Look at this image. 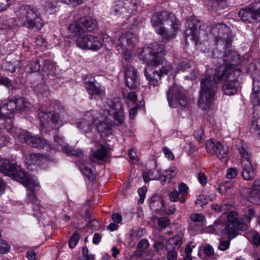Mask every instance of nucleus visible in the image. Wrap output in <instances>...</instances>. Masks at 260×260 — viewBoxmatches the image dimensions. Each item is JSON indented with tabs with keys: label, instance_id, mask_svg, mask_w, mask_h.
Returning <instances> with one entry per match:
<instances>
[{
	"label": "nucleus",
	"instance_id": "obj_16",
	"mask_svg": "<svg viewBox=\"0 0 260 260\" xmlns=\"http://www.w3.org/2000/svg\"><path fill=\"white\" fill-rule=\"evenodd\" d=\"M12 174L8 176H12L14 179L22 183L24 186L27 187H34L37 188L39 186V183L34 179L30 178L29 175L22 170L20 168L15 165V167L11 171Z\"/></svg>",
	"mask_w": 260,
	"mask_h": 260
},
{
	"label": "nucleus",
	"instance_id": "obj_63",
	"mask_svg": "<svg viewBox=\"0 0 260 260\" xmlns=\"http://www.w3.org/2000/svg\"><path fill=\"white\" fill-rule=\"evenodd\" d=\"M251 243L255 246H260V235L258 233L253 234Z\"/></svg>",
	"mask_w": 260,
	"mask_h": 260
},
{
	"label": "nucleus",
	"instance_id": "obj_15",
	"mask_svg": "<svg viewBox=\"0 0 260 260\" xmlns=\"http://www.w3.org/2000/svg\"><path fill=\"white\" fill-rule=\"evenodd\" d=\"M137 41L136 36L132 33L127 32L123 34L118 39L116 47L118 51H121L124 54V59H129L131 57V53L127 51L128 47L133 45Z\"/></svg>",
	"mask_w": 260,
	"mask_h": 260
},
{
	"label": "nucleus",
	"instance_id": "obj_43",
	"mask_svg": "<svg viewBox=\"0 0 260 260\" xmlns=\"http://www.w3.org/2000/svg\"><path fill=\"white\" fill-rule=\"evenodd\" d=\"M251 126L255 136L260 139V117L252 122Z\"/></svg>",
	"mask_w": 260,
	"mask_h": 260
},
{
	"label": "nucleus",
	"instance_id": "obj_22",
	"mask_svg": "<svg viewBox=\"0 0 260 260\" xmlns=\"http://www.w3.org/2000/svg\"><path fill=\"white\" fill-rule=\"evenodd\" d=\"M108 150L103 144L89 155V159L91 162L102 164L108 157Z\"/></svg>",
	"mask_w": 260,
	"mask_h": 260
},
{
	"label": "nucleus",
	"instance_id": "obj_26",
	"mask_svg": "<svg viewBox=\"0 0 260 260\" xmlns=\"http://www.w3.org/2000/svg\"><path fill=\"white\" fill-rule=\"evenodd\" d=\"M241 194L251 203L260 205V191L252 188H245L242 189Z\"/></svg>",
	"mask_w": 260,
	"mask_h": 260
},
{
	"label": "nucleus",
	"instance_id": "obj_6",
	"mask_svg": "<svg viewBox=\"0 0 260 260\" xmlns=\"http://www.w3.org/2000/svg\"><path fill=\"white\" fill-rule=\"evenodd\" d=\"M151 21L156 32L166 40L175 37L180 27L179 22L174 15L168 11L155 13Z\"/></svg>",
	"mask_w": 260,
	"mask_h": 260
},
{
	"label": "nucleus",
	"instance_id": "obj_31",
	"mask_svg": "<svg viewBox=\"0 0 260 260\" xmlns=\"http://www.w3.org/2000/svg\"><path fill=\"white\" fill-rule=\"evenodd\" d=\"M182 243V236L177 235L173 238H169L167 242L166 247L178 250Z\"/></svg>",
	"mask_w": 260,
	"mask_h": 260
},
{
	"label": "nucleus",
	"instance_id": "obj_11",
	"mask_svg": "<svg viewBox=\"0 0 260 260\" xmlns=\"http://www.w3.org/2000/svg\"><path fill=\"white\" fill-rule=\"evenodd\" d=\"M15 97H12L6 104L0 102V119L7 120L6 125L7 129H13V119L14 118V111L16 110Z\"/></svg>",
	"mask_w": 260,
	"mask_h": 260
},
{
	"label": "nucleus",
	"instance_id": "obj_61",
	"mask_svg": "<svg viewBox=\"0 0 260 260\" xmlns=\"http://www.w3.org/2000/svg\"><path fill=\"white\" fill-rule=\"evenodd\" d=\"M170 222L169 219L167 217H162L159 219L158 221V224L159 226L162 228H166Z\"/></svg>",
	"mask_w": 260,
	"mask_h": 260
},
{
	"label": "nucleus",
	"instance_id": "obj_18",
	"mask_svg": "<svg viewBox=\"0 0 260 260\" xmlns=\"http://www.w3.org/2000/svg\"><path fill=\"white\" fill-rule=\"evenodd\" d=\"M187 27L185 29V41L188 43V40L192 41L195 45H198L199 42V33L200 22L196 19L188 20Z\"/></svg>",
	"mask_w": 260,
	"mask_h": 260
},
{
	"label": "nucleus",
	"instance_id": "obj_32",
	"mask_svg": "<svg viewBox=\"0 0 260 260\" xmlns=\"http://www.w3.org/2000/svg\"><path fill=\"white\" fill-rule=\"evenodd\" d=\"M42 71L47 75H53L56 71L55 63L49 60H44L43 62Z\"/></svg>",
	"mask_w": 260,
	"mask_h": 260
},
{
	"label": "nucleus",
	"instance_id": "obj_17",
	"mask_svg": "<svg viewBox=\"0 0 260 260\" xmlns=\"http://www.w3.org/2000/svg\"><path fill=\"white\" fill-rule=\"evenodd\" d=\"M207 151L212 155H215L220 160L226 159L229 153V147L217 141L212 140L206 142Z\"/></svg>",
	"mask_w": 260,
	"mask_h": 260
},
{
	"label": "nucleus",
	"instance_id": "obj_44",
	"mask_svg": "<svg viewBox=\"0 0 260 260\" xmlns=\"http://www.w3.org/2000/svg\"><path fill=\"white\" fill-rule=\"evenodd\" d=\"M28 190L27 195V201L29 203H36L37 201V199L35 193V190H38L40 188V186L37 188H34V187H28Z\"/></svg>",
	"mask_w": 260,
	"mask_h": 260
},
{
	"label": "nucleus",
	"instance_id": "obj_56",
	"mask_svg": "<svg viewBox=\"0 0 260 260\" xmlns=\"http://www.w3.org/2000/svg\"><path fill=\"white\" fill-rule=\"evenodd\" d=\"M190 218L193 222H200L203 220L204 216L202 213H194L190 215Z\"/></svg>",
	"mask_w": 260,
	"mask_h": 260
},
{
	"label": "nucleus",
	"instance_id": "obj_38",
	"mask_svg": "<svg viewBox=\"0 0 260 260\" xmlns=\"http://www.w3.org/2000/svg\"><path fill=\"white\" fill-rule=\"evenodd\" d=\"M211 7L214 9H224L226 6V0H208Z\"/></svg>",
	"mask_w": 260,
	"mask_h": 260
},
{
	"label": "nucleus",
	"instance_id": "obj_24",
	"mask_svg": "<svg viewBox=\"0 0 260 260\" xmlns=\"http://www.w3.org/2000/svg\"><path fill=\"white\" fill-rule=\"evenodd\" d=\"M238 14L243 21L250 22L252 20L260 17V7L256 10L252 8H245L240 10Z\"/></svg>",
	"mask_w": 260,
	"mask_h": 260
},
{
	"label": "nucleus",
	"instance_id": "obj_30",
	"mask_svg": "<svg viewBox=\"0 0 260 260\" xmlns=\"http://www.w3.org/2000/svg\"><path fill=\"white\" fill-rule=\"evenodd\" d=\"M63 153L70 155H73L77 157H81L83 155V152L82 150L77 149H75L73 147L69 146L68 145L65 144L62 145L60 149Z\"/></svg>",
	"mask_w": 260,
	"mask_h": 260
},
{
	"label": "nucleus",
	"instance_id": "obj_46",
	"mask_svg": "<svg viewBox=\"0 0 260 260\" xmlns=\"http://www.w3.org/2000/svg\"><path fill=\"white\" fill-rule=\"evenodd\" d=\"M177 172L176 167H171L168 170L166 171L164 177L165 178V181L168 180L169 182L171 179L175 176Z\"/></svg>",
	"mask_w": 260,
	"mask_h": 260
},
{
	"label": "nucleus",
	"instance_id": "obj_45",
	"mask_svg": "<svg viewBox=\"0 0 260 260\" xmlns=\"http://www.w3.org/2000/svg\"><path fill=\"white\" fill-rule=\"evenodd\" d=\"M51 112L41 111L39 113V117L42 121V124L51 122Z\"/></svg>",
	"mask_w": 260,
	"mask_h": 260
},
{
	"label": "nucleus",
	"instance_id": "obj_27",
	"mask_svg": "<svg viewBox=\"0 0 260 260\" xmlns=\"http://www.w3.org/2000/svg\"><path fill=\"white\" fill-rule=\"evenodd\" d=\"M149 207L151 210L156 213L165 210V202L162 197L160 195L152 196L150 199Z\"/></svg>",
	"mask_w": 260,
	"mask_h": 260
},
{
	"label": "nucleus",
	"instance_id": "obj_13",
	"mask_svg": "<svg viewBox=\"0 0 260 260\" xmlns=\"http://www.w3.org/2000/svg\"><path fill=\"white\" fill-rule=\"evenodd\" d=\"M76 45L83 49L96 51L101 48L102 43L100 38L86 32L78 37Z\"/></svg>",
	"mask_w": 260,
	"mask_h": 260
},
{
	"label": "nucleus",
	"instance_id": "obj_40",
	"mask_svg": "<svg viewBox=\"0 0 260 260\" xmlns=\"http://www.w3.org/2000/svg\"><path fill=\"white\" fill-rule=\"evenodd\" d=\"M54 144L51 146L49 145H47L48 147H50L52 149H60V147L64 145L66 143L64 142L63 139L59 136H55L54 139Z\"/></svg>",
	"mask_w": 260,
	"mask_h": 260
},
{
	"label": "nucleus",
	"instance_id": "obj_62",
	"mask_svg": "<svg viewBox=\"0 0 260 260\" xmlns=\"http://www.w3.org/2000/svg\"><path fill=\"white\" fill-rule=\"evenodd\" d=\"M197 178L199 182L202 185H205L207 182V178L204 173L200 172L197 175Z\"/></svg>",
	"mask_w": 260,
	"mask_h": 260
},
{
	"label": "nucleus",
	"instance_id": "obj_3",
	"mask_svg": "<svg viewBox=\"0 0 260 260\" xmlns=\"http://www.w3.org/2000/svg\"><path fill=\"white\" fill-rule=\"evenodd\" d=\"M151 51L150 47H144L139 52V57L147 62L144 71L145 75L149 84L155 86L160 84L162 77L171 73L173 66L164 57L154 56Z\"/></svg>",
	"mask_w": 260,
	"mask_h": 260
},
{
	"label": "nucleus",
	"instance_id": "obj_49",
	"mask_svg": "<svg viewBox=\"0 0 260 260\" xmlns=\"http://www.w3.org/2000/svg\"><path fill=\"white\" fill-rule=\"evenodd\" d=\"M80 239V236L78 234H74L69 241V246L71 248H74L77 243Z\"/></svg>",
	"mask_w": 260,
	"mask_h": 260
},
{
	"label": "nucleus",
	"instance_id": "obj_54",
	"mask_svg": "<svg viewBox=\"0 0 260 260\" xmlns=\"http://www.w3.org/2000/svg\"><path fill=\"white\" fill-rule=\"evenodd\" d=\"M149 242L147 239H142L138 244L137 249L140 251H142L148 248Z\"/></svg>",
	"mask_w": 260,
	"mask_h": 260
},
{
	"label": "nucleus",
	"instance_id": "obj_1",
	"mask_svg": "<svg viewBox=\"0 0 260 260\" xmlns=\"http://www.w3.org/2000/svg\"><path fill=\"white\" fill-rule=\"evenodd\" d=\"M240 74V70H234L230 67L216 66L213 75H206L201 81L200 107L203 110L209 108L215 100L217 85L222 81V89L225 94L232 95L237 93L240 85L238 78Z\"/></svg>",
	"mask_w": 260,
	"mask_h": 260
},
{
	"label": "nucleus",
	"instance_id": "obj_53",
	"mask_svg": "<svg viewBox=\"0 0 260 260\" xmlns=\"http://www.w3.org/2000/svg\"><path fill=\"white\" fill-rule=\"evenodd\" d=\"M123 96L124 99H126L133 103H135L137 100V95L135 92L132 91L130 92H123Z\"/></svg>",
	"mask_w": 260,
	"mask_h": 260
},
{
	"label": "nucleus",
	"instance_id": "obj_64",
	"mask_svg": "<svg viewBox=\"0 0 260 260\" xmlns=\"http://www.w3.org/2000/svg\"><path fill=\"white\" fill-rule=\"evenodd\" d=\"M195 203L196 204L199 205L200 206L203 207L204 205L207 204V199L204 194H200L199 196Z\"/></svg>",
	"mask_w": 260,
	"mask_h": 260
},
{
	"label": "nucleus",
	"instance_id": "obj_8",
	"mask_svg": "<svg viewBox=\"0 0 260 260\" xmlns=\"http://www.w3.org/2000/svg\"><path fill=\"white\" fill-rule=\"evenodd\" d=\"M226 218V226L220 230L222 234L228 235L229 239H232L238 235V230L243 228V219L239 217L237 212L234 211L229 212Z\"/></svg>",
	"mask_w": 260,
	"mask_h": 260
},
{
	"label": "nucleus",
	"instance_id": "obj_37",
	"mask_svg": "<svg viewBox=\"0 0 260 260\" xmlns=\"http://www.w3.org/2000/svg\"><path fill=\"white\" fill-rule=\"evenodd\" d=\"M237 149L240 155L243 158L242 160H250V158L251 157V153L247 147H244L243 145H241Z\"/></svg>",
	"mask_w": 260,
	"mask_h": 260
},
{
	"label": "nucleus",
	"instance_id": "obj_10",
	"mask_svg": "<svg viewBox=\"0 0 260 260\" xmlns=\"http://www.w3.org/2000/svg\"><path fill=\"white\" fill-rule=\"evenodd\" d=\"M167 99L170 106L177 108L179 105L186 108L189 104V100L180 87L176 85L169 88L167 92Z\"/></svg>",
	"mask_w": 260,
	"mask_h": 260
},
{
	"label": "nucleus",
	"instance_id": "obj_52",
	"mask_svg": "<svg viewBox=\"0 0 260 260\" xmlns=\"http://www.w3.org/2000/svg\"><path fill=\"white\" fill-rule=\"evenodd\" d=\"M36 44L41 47L42 49H45L47 46V42L45 39L41 36H38L35 40Z\"/></svg>",
	"mask_w": 260,
	"mask_h": 260
},
{
	"label": "nucleus",
	"instance_id": "obj_59",
	"mask_svg": "<svg viewBox=\"0 0 260 260\" xmlns=\"http://www.w3.org/2000/svg\"><path fill=\"white\" fill-rule=\"evenodd\" d=\"M59 1H60V3L71 5L73 7H76L82 4L83 0H59Z\"/></svg>",
	"mask_w": 260,
	"mask_h": 260
},
{
	"label": "nucleus",
	"instance_id": "obj_28",
	"mask_svg": "<svg viewBox=\"0 0 260 260\" xmlns=\"http://www.w3.org/2000/svg\"><path fill=\"white\" fill-rule=\"evenodd\" d=\"M76 164L84 175H85L90 180H94L95 178L94 174L90 168V165L85 161H82L81 160L77 161Z\"/></svg>",
	"mask_w": 260,
	"mask_h": 260
},
{
	"label": "nucleus",
	"instance_id": "obj_9",
	"mask_svg": "<svg viewBox=\"0 0 260 260\" xmlns=\"http://www.w3.org/2000/svg\"><path fill=\"white\" fill-rule=\"evenodd\" d=\"M16 138L20 142H24L27 145L31 147L38 149L44 148L47 147V141L38 136H32L27 131L20 128L14 131Z\"/></svg>",
	"mask_w": 260,
	"mask_h": 260
},
{
	"label": "nucleus",
	"instance_id": "obj_57",
	"mask_svg": "<svg viewBox=\"0 0 260 260\" xmlns=\"http://www.w3.org/2000/svg\"><path fill=\"white\" fill-rule=\"evenodd\" d=\"M188 187L184 183H180L178 185V191L183 196H185L187 193Z\"/></svg>",
	"mask_w": 260,
	"mask_h": 260
},
{
	"label": "nucleus",
	"instance_id": "obj_39",
	"mask_svg": "<svg viewBox=\"0 0 260 260\" xmlns=\"http://www.w3.org/2000/svg\"><path fill=\"white\" fill-rule=\"evenodd\" d=\"M150 47L152 49V53H153L155 56L159 57L158 55L159 53H162L164 55L166 54L164 46L162 44L155 43Z\"/></svg>",
	"mask_w": 260,
	"mask_h": 260
},
{
	"label": "nucleus",
	"instance_id": "obj_21",
	"mask_svg": "<svg viewBox=\"0 0 260 260\" xmlns=\"http://www.w3.org/2000/svg\"><path fill=\"white\" fill-rule=\"evenodd\" d=\"M241 167V175L243 179L250 181L256 176L257 173L256 166L250 160H242Z\"/></svg>",
	"mask_w": 260,
	"mask_h": 260
},
{
	"label": "nucleus",
	"instance_id": "obj_48",
	"mask_svg": "<svg viewBox=\"0 0 260 260\" xmlns=\"http://www.w3.org/2000/svg\"><path fill=\"white\" fill-rule=\"evenodd\" d=\"M168 251L167 259L168 260H176L177 258V250L172 249L170 247H166Z\"/></svg>",
	"mask_w": 260,
	"mask_h": 260
},
{
	"label": "nucleus",
	"instance_id": "obj_2",
	"mask_svg": "<svg viewBox=\"0 0 260 260\" xmlns=\"http://www.w3.org/2000/svg\"><path fill=\"white\" fill-rule=\"evenodd\" d=\"M208 30L214 37L216 45L213 51L212 57L217 58L228 57L229 63L223 65L236 70L234 66L240 64L241 59L237 52L231 49L232 41L230 28L224 24L217 23L209 26Z\"/></svg>",
	"mask_w": 260,
	"mask_h": 260
},
{
	"label": "nucleus",
	"instance_id": "obj_5",
	"mask_svg": "<svg viewBox=\"0 0 260 260\" xmlns=\"http://www.w3.org/2000/svg\"><path fill=\"white\" fill-rule=\"evenodd\" d=\"M15 19H10L9 27L13 29L15 25L25 26L27 28H36L40 29L43 25L41 14L35 7L29 5H22L15 11Z\"/></svg>",
	"mask_w": 260,
	"mask_h": 260
},
{
	"label": "nucleus",
	"instance_id": "obj_42",
	"mask_svg": "<svg viewBox=\"0 0 260 260\" xmlns=\"http://www.w3.org/2000/svg\"><path fill=\"white\" fill-rule=\"evenodd\" d=\"M40 61L38 59L30 61L27 65V68L29 72H36L40 69Z\"/></svg>",
	"mask_w": 260,
	"mask_h": 260
},
{
	"label": "nucleus",
	"instance_id": "obj_29",
	"mask_svg": "<svg viewBox=\"0 0 260 260\" xmlns=\"http://www.w3.org/2000/svg\"><path fill=\"white\" fill-rule=\"evenodd\" d=\"M15 164L11 163L9 159L0 158V171L8 175L11 173V171L15 167Z\"/></svg>",
	"mask_w": 260,
	"mask_h": 260
},
{
	"label": "nucleus",
	"instance_id": "obj_23",
	"mask_svg": "<svg viewBox=\"0 0 260 260\" xmlns=\"http://www.w3.org/2000/svg\"><path fill=\"white\" fill-rule=\"evenodd\" d=\"M28 164L40 166L45 161H51L52 157L49 155L40 153H30L25 158Z\"/></svg>",
	"mask_w": 260,
	"mask_h": 260
},
{
	"label": "nucleus",
	"instance_id": "obj_4",
	"mask_svg": "<svg viewBox=\"0 0 260 260\" xmlns=\"http://www.w3.org/2000/svg\"><path fill=\"white\" fill-rule=\"evenodd\" d=\"M95 118L99 120L96 128L102 137L113 134L112 122L116 125H121L124 121L122 103L117 99H107L104 105L102 113H95Z\"/></svg>",
	"mask_w": 260,
	"mask_h": 260
},
{
	"label": "nucleus",
	"instance_id": "obj_50",
	"mask_svg": "<svg viewBox=\"0 0 260 260\" xmlns=\"http://www.w3.org/2000/svg\"><path fill=\"white\" fill-rule=\"evenodd\" d=\"M232 239H230L228 237V240H220L219 244L218 246V249L221 251H225L229 248L230 245V241Z\"/></svg>",
	"mask_w": 260,
	"mask_h": 260
},
{
	"label": "nucleus",
	"instance_id": "obj_47",
	"mask_svg": "<svg viewBox=\"0 0 260 260\" xmlns=\"http://www.w3.org/2000/svg\"><path fill=\"white\" fill-rule=\"evenodd\" d=\"M194 247L195 245H193L192 242H190L187 244L185 249L186 256L184 258L183 260H192L191 253L192 252V249Z\"/></svg>",
	"mask_w": 260,
	"mask_h": 260
},
{
	"label": "nucleus",
	"instance_id": "obj_36",
	"mask_svg": "<svg viewBox=\"0 0 260 260\" xmlns=\"http://www.w3.org/2000/svg\"><path fill=\"white\" fill-rule=\"evenodd\" d=\"M233 206L231 204L223 203L221 205L213 204L212 206V209L219 212L225 213L233 208Z\"/></svg>",
	"mask_w": 260,
	"mask_h": 260
},
{
	"label": "nucleus",
	"instance_id": "obj_7",
	"mask_svg": "<svg viewBox=\"0 0 260 260\" xmlns=\"http://www.w3.org/2000/svg\"><path fill=\"white\" fill-rule=\"evenodd\" d=\"M96 21L94 19L89 16H85L71 22L67 30L71 37H79L93 30L96 27Z\"/></svg>",
	"mask_w": 260,
	"mask_h": 260
},
{
	"label": "nucleus",
	"instance_id": "obj_41",
	"mask_svg": "<svg viewBox=\"0 0 260 260\" xmlns=\"http://www.w3.org/2000/svg\"><path fill=\"white\" fill-rule=\"evenodd\" d=\"M60 3L59 0H45L44 7L47 10L56 8Z\"/></svg>",
	"mask_w": 260,
	"mask_h": 260
},
{
	"label": "nucleus",
	"instance_id": "obj_12",
	"mask_svg": "<svg viewBox=\"0 0 260 260\" xmlns=\"http://www.w3.org/2000/svg\"><path fill=\"white\" fill-rule=\"evenodd\" d=\"M15 97H12L6 104L0 102V119L7 120L6 125L7 129H13V119L14 118V111L16 110Z\"/></svg>",
	"mask_w": 260,
	"mask_h": 260
},
{
	"label": "nucleus",
	"instance_id": "obj_20",
	"mask_svg": "<svg viewBox=\"0 0 260 260\" xmlns=\"http://www.w3.org/2000/svg\"><path fill=\"white\" fill-rule=\"evenodd\" d=\"M126 85L130 89H136L140 84L137 70L132 66H127L124 71Z\"/></svg>",
	"mask_w": 260,
	"mask_h": 260
},
{
	"label": "nucleus",
	"instance_id": "obj_34",
	"mask_svg": "<svg viewBox=\"0 0 260 260\" xmlns=\"http://www.w3.org/2000/svg\"><path fill=\"white\" fill-rule=\"evenodd\" d=\"M143 177L144 181L147 182L150 180L159 179V174L156 170L153 169L144 172L143 174Z\"/></svg>",
	"mask_w": 260,
	"mask_h": 260
},
{
	"label": "nucleus",
	"instance_id": "obj_25",
	"mask_svg": "<svg viewBox=\"0 0 260 260\" xmlns=\"http://www.w3.org/2000/svg\"><path fill=\"white\" fill-rule=\"evenodd\" d=\"M85 86L88 93L95 100L100 99L103 95V90L100 88L93 78L91 81L86 82Z\"/></svg>",
	"mask_w": 260,
	"mask_h": 260
},
{
	"label": "nucleus",
	"instance_id": "obj_55",
	"mask_svg": "<svg viewBox=\"0 0 260 260\" xmlns=\"http://www.w3.org/2000/svg\"><path fill=\"white\" fill-rule=\"evenodd\" d=\"M244 215L248 220L255 216V212L253 209L250 207H247L244 209Z\"/></svg>",
	"mask_w": 260,
	"mask_h": 260
},
{
	"label": "nucleus",
	"instance_id": "obj_60",
	"mask_svg": "<svg viewBox=\"0 0 260 260\" xmlns=\"http://www.w3.org/2000/svg\"><path fill=\"white\" fill-rule=\"evenodd\" d=\"M180 193L177 189H174L171 191L169 194V196L171 202H177L179 198Z\"/></svg>",
	"mask_w": 260,
	"mask_h": 260
},
{
	"label": "nucleus",
	"instance_id": "obj_33",
	"mask_svg": "<svg viewBox=\"0 0 260 260\" xmlns=\"http://www.w3.org/2000/svg\"><path fill=\"white\" fill-rule=\"evenodd\" d=\"M251 97L256 100L257 103L260 105V79H253Z\"/></svg>",
	"mask_w": 260,
	"mask_h": 260
},
{
	"label": "nucleus",
	"instance_id": "obj_35",
	"mask_svg": "<svg viewBox=\"0 0 260 260\" xmlns=\"http://www.w3.org/2000/svg\"><path fill=\"white\" fill-rule=\"evenodd\" d=\"M16 110H27L31 106L30 103L24 98L15 97Z\"/></svg>",
	"mask_w": 260,
	"mask_h": 260
},
{
	"label": "nucleus",
	"instance_id": "obj_19",
	"mask_svg": "<svg viewBox=\"0 0 260 260\" xmlns=\"http://www.w3.org/2000/svg\"><path fill=\"white\" fill-rule=\"evenodd\" d=\"M95 113L94 111L87 112L84 118L76 122V126L84 133L91 132L93 128V122L95 121Z\"/></svg>",
	"mask_w": 260,
	"mask_h": 260
},
{
	"label": "nucleus",
	"instance_id": "obj_51",
	"mask_svg": "<svg viewBox=\"0 0 260 260\" xmlns=\"http://www.w3.org/2000/svg\"><path fill=\"white\" fill-rule=\"evenodd\" d=\"M190 67V65L189 62L186 59H184L180 63L178 64L177 67V72L180 71L184 72Z\"/></svg>",
	"mask_w": 260,
	"mask_h": 260
},
{
	"label": "nucleus",
	"instance_id": "obj_14",
	"mask_svg": "<svg viewBox=\"0 0 260 260\" xmlns=\"http://www.w3.org/2000/svg\"><path fill=\"white\" fill-rule=\"evenodd\" d=\"M137 9V0H118L113 7L115 15L123 17H129Z\"/></svg>",
	"mask_w": 260,
	"mask_h": 260
},
{
	"label": "nucleus",
	"instance_id": "obj_58",
	"mask_svg": "<svg viewBox=\"0 0 260 260\" xmlns=\"http://www.w3.org/2000/svg\"><path fill=\"white\" fill-rule=\"evenodd\" d=\"M238 172L235 168H229L226 171V176L228 178L233 179L235 178L238 175Z\"/></svg>",
	"mask_w": 260,
	"mask_h": 260
}]
</instances>
